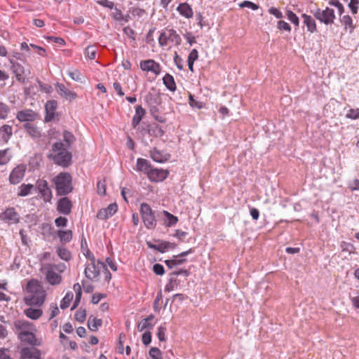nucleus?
<instances>
[{
    "label": "nucleus",
    "instance_id": "nucleus-1",
    "mask_svg": "<svg viewBox=\"0 0 359 359\" xmlns=\"http://www.w3.org/2000/svg\"><path fill=\"white\" fill-rule=\"evenodd\" d=\"M13 330L18 339L33 346H39L42 341L36 336L37 328L36 325L27 320L18 319L13 323Z\"/></svg>",
    "mask_w": 359,
    "mask_h": 359
},
{
    "label": "nucleus",
    "instance_id": "nucleus-2",
    "mask_svg": "<svg viewBox=\"0 0 359 359\" xmlns=\"http://www.w3.org/2000/svg\"><path fill=\"white\" fill-rule=\"evenodd\" d=\"M27 295L24 302L28 306H41L46 299V292L37 280H29L26 287Z\"/></svg>",
    "mask_w": 359,
    "mask_h": 359
},
{
    "label": "nucleus",
    "instance_id": "nucleus-3",
    "mask_svg": "<svg viewBox=\"0 0 359 359\" xmlns=\"http://www.w3.org/2000/svg\"><path fill=\"white\" fill-rule=\"evenodd\" d=\"M69 149L61 142H55L50 151L48 158L52 159L55 164L66 168L70 165L72 157Z\"/></svg>",
    "mask_w": 359,
    "mask_h": 359
},
{
    "label": "nucleus",
    "instance_id": "nucleus-4",
    "mask_svg": "<svg viewBox=\"0 0 359 359\" xmlns=\"http://www.w3.org/2000/svg\"><path fill=\"white\" fill-rule=\"evenodd\" d=\"M55 185L57 194L65 196L72 192L73 187L72 184V176L68 172H60L53 180Z\"/></svg>",
    "mask_w": 359,
    "mask_h": 359
},
{
    "label": "nucleus",
    "instance_id": "nucleus-5",
    "mask_svg": "<svg viewBox=\"0 0 359 359\" xmlns=\"http://www.w3.org/2000/svg\"><path fill=\"white\" fill-rule=\"evenodd\" d=\"M102 269H106L105 264L99 260L97 261L95 257L92 256L91 262L86 266L85 276L90 280H97Z\"/></svg>",
    "mask_w": 359,
    "mask_h": 359
},
{
    "label": "nucleus",
    "instance_id": "nucleus-6",
    "mask_svg": "<svg viewBox=\"0 0 359 359\" xmlns=\"http://www.w3.org/2000/svg\"><path fill=\"white\" fill-rule=\"evenodd\" d=\"M140 211L146 228L148 229H154L156 226L157 222L154 212L152 210L150 205L146 203H142L140 205Z\"/></svg>",
    "mask_w": 359,
    "mask_h": 359
},
{
    "label": "nucleus",
    "instance_id": "nucleus-7",
    "mask_svg": "<svg viewBox=\"0 0 359 359\" xmlns=\"http://www.w3.org/2000/svg\"><path fill=\"white\" fill-rule=\"evenodd\" d=\"M313 15L316 19L326 25L333 24L336 19L334 9L329 7H326L324 10L317 8Z\"/></svg>",
    "mask_w": 359,
    "mask_h": 359
},
{
    "label": "nucleus",
    "instance_id": "nucleus-8",
    "mask_svg": "<svg viewBox=\"0 0 359 359\" xmlns=\"http://www.w3.org/2000/svg\"><path fill=\"white\" fill-rule=\"evenodd\" d=\"M181 37L173 29H169L162 32L158 37L159 45L166 46L170 42L179 45L181 43Z\"/></svg>",
    "mask_w": 359,
    "mask_h": 359
},
{
    "label": "nucleus",
    "instance_id": "nucleus-9",
    "mask_svg": "<svg viewBox=\"0 0 359 359\" xmlns=\"http://www.w3.org/2000/svg\"><path fill=\"white\" fill-rule=\"evenodd\" d=\"M46 275V279L52 285H59L62 281V276L57 273L55 265L48 264L43 268Z\"/></svg>",
    "mask_w": 359,
    "mask_h": 359
},
{
    "label": "nucleus",
    "instance_id": "nucleus-10",
    "mask_svg": "<svg viewBox=\"0 0 359 359\" xmlns=\"http://www.w3.org/2000/svg\"><path fill=\"white\" fill-rule=\"evenodd\" d=\"M140 68L143 72H150L155 76H158L162 69L160 64L152 59L141 60L140 62Z\"/></svg>",
    "mask_w": 359,
    "mask_h": 359
},
{
    "label": "nucleus",
    "instance_id": "nucleus-11",
    "mask_svg": "<svg viewBox=\"0 0 359 359\" xmlns=\"http://www.w3.org/2000/svg\"><path fill=\"white\" fill-rule=\"evenodd\" d=\"M20 218L14 208H8L0 214V220L9 225L18 224Z\"/></svg>",
    "mask_w": 359,
    "mask_h": 359
},
{
    "label": "nucleus",
    "instance_id": "nucleus-12",
    "mask_svg": "<svg viewBox=\"0 0 359 359\" xmlns=\"http://www.w3.org/2000/svg\"><path fill=\"white\" fill-rule=\"evenodd\" d=\"M36 186L41 194V196L43 201L49 203L53 198L52 191L48 187V184L46 180L39 179L36 181Z\"/></svg>",
    "mask_w": 359,
    "mask_h": 359
},
{
    "label": "nucleus",
    "instance_id": "nucleus-13",
    "mask_svg": "<svg viewBox=\"0 0 359 359\" xmlns=\"http://www.w3.org/2000/svg\"><path fill=\"white\" fill-rule=\"evenodd\" d=\"M27 165L25 164L18 165L13 169L9 175V182L12 184H19L25 177Z\"/></svg>",
    "mask_w": 359,
    "mask_h": 359
},
{
    "label": "nucleus",
    "instance_id": "nucleus-14",
    "mask_svg": "<svg viewBox=\"0 0 359 359\" xmlns=\"http://www.w3.org/2000/svg\"><path fill=\"white\" fill-rule=\"evenodd\" d=\"M168 175L169 171L168 170L151 168V170L148 171L147 177L151 181L158 182L165 180Z\"/></svg>",
    "mask_w": 359,
    "mask_h": 359
},
{
    "label": "nucleus",
    "instance_id": "nucleus-15",
    "mask_svg": "<svg viewBox=\"0 0 359 359\" xmlns=\"http://www.w3.org/2000/svg\"><path fill=\"white\" fill-rule=\"evenodd\" d=\"M149 156L154 161L159 163H165L170 158V154L169 153L159 150L156 147L150 150Z\"/></svg>",
    "mask_w": 359,
    "mask_h": 359
},
{
    "label": "nucleus",
    "instance_id": "nucleus-16",
    "mask_svg": "<svg viewBox=\"0 0 359 359\" xmlns=\"http://www.w3.org/2000/svg\"><path fill=\"white\" fill-rule=\"evenodd\" d=\"M10 63L11 64V69L15 76L16 79L20 83H24L25 81L24 67L19 62H13L12 60H10Z\"/></svg>",
    "mask_w": 359,
    "mask_h": 359
},
{
    "label": "nucleus",
    "instance_id": "nucleus-17",
    "mask_svg": "<svg viewBox=\"0 0 359 359\" xmlns=\"http://www.w3.org/2000/svg\"><path fill=\"white\" fill-rule=\"evenodd\" d=\"M37 114L32 109H23L18 111L16 118L20 122L31 123L36 118Z\"/></svg>",
    "mask_w": 359,
    "mask_h": 359
},
{
    "label": "nucleus",
    "instance_id": "nucleus-18",
    "mask_svg": "<svg viewBox=\"0 0 359 359\" xmlns=\"http://www.w3.org/2000/svg\"><path fill=\"white\" fill-rule=\"evenodd\" d=\"M41 351L35 348L25 347L20 351V359H41Z\"/></svg>",
    "mask_w": 359,
    "mask_h": 359
},
{
    "label": "nucleus",
    "instance_id": "nucleus-19",
    "mask_svg": "<svg viewBox=\"0 0 359 359\" xmlns=\"http://www.w3.org/2000/svg\"><path fill=\"white\" fill-rule=\"evenodd\" d=\"M72 203L67 197L60 198L57 205V210L63 215H69L72 212Z\"/></svg>",
    "mask_w": 359,
    "mask_h": 359
},
{
    "label": "nucleus",
    "instance_id": "nucleus-20",
    "mask_svg": "<svg viewBox=\"0 0 359 359\" xmlns=\"http://www.w3.org/2000/svg\"><path fill=\"white\" fill-rule=\"evenodd\" d=\"M55 88L58 94L69 101H72L77 97V94L68 89L64 84L57 83Z\"/></svg>",
    "mask_w": 359,
    "mask_h": 359
},
{
    "label": "nucleus",
    "instance_id": "nucleus-21",
    "mask_svg": "<svg viewBox=\"0 0 359 359\" xmlns=\"http://www.w3.org/2000/svg\"><path fill=\"white\" fill-rule=\"evenodd\" d=\"M339 21L343 26L345 32L352 34L354 32L355 29V25L353 23V20L349 15H344L341 16Z\"/></svg>",
    "mask_w": 359,
    "mask_h": 359
},
{
    "label": "nucleus",
    "instance_id": "nucleus-22",
    "mask_svg": "<svg viewBox=\"0 0 359 359\" xmlns=\"http://www.w3.org/2000/svg\"><path fill=\"white\" fill-rule=\"evenodd\" d=\"M57 103L55 100H49L46 104V115L45 116V121L49 122L53 119L55 116V111L57 109Z\"/></svg>",
    "mask_w": 359,
    "mask_h": 359
},
{
    "label": "nucleus",
    "instance_id": "nucleus-23",
    "mask_svg": "<svg viewBox=\"0 0 359 359\" xmlns=\"http://www.w3.org/2000/svg\"><path fill=\"white\" fill-rule=\"evenodd\" d=\"M177 11L179 12V13L187 18L190 19L193 18L194 15V11L191 8V6L187 3H181L178 5L177 7Z\"/></svg>",
    "mask_w": 359,
    "mask_h": 359
},
{
    "label": "nucleus",
    "instance_id": "nucleus-24",
    "mask_svg": "<svg viewBox=\"0 0 359 359\" xmlns=\"http://www.w3.org/2000/svg\"><path fill=\"white\" fill-rule=\"evenodd\" d=\"M304 24L306 26L308 32L314 33L317 31L315 20L309 15L304 13L302 15Z\"/></svg>",
    "mask_w": 359,
    "mask_h": 359
},
{
    "label": "nucleus",
    "instance_id": "nucleus-25",
    "mask_svg": "<svg viewBox=\"0 0 359 359\" xmlns=\"http://www.w3.org/2000/svg\"><path fill=\"white\" fill-rule=\"evenodd\" d=\"M13 135L11 126L4 124L0 128V138L4 143H7Z\"/></svg>",
    "mask_w": 359,
    "mask_h": 359
},
{
    "label": "nucleus",
    "instance_id": "nucleus-26",
    "mask_svg": "<svg viewBox=\"0 0 359 359\" xmlns=\"http://www.w3.org/2000/svg\"><path fill=\"white\" fill-rule=\"evenodd\" d=\"M26 132L33 138H39L41 135L39 128L32 123H27L24 125Z\"/></svg>",
    "mask_w": 359,
    "mask_h": 359
},
{
    "label": "nucleus",
    "instance_id": "nucleus-27",
    "mask_svg": "<svg viewBox=\"0 0 359 359\" xmlns=\"http://www.w3.org/2000/svg\"><path fill=\"white\" fill-rule=\"evenodd\" d=\"M151 168L150 162L144 158H139L137 160L136 170L148 175V171Z\"/></svg>",
    "mask_w": 359,
    "mask_h": 359
},
{
    "label": "nucleus",
    "instance_id": "nucleus-28",
    "mask_svg": "<svg viewBox=\"0 0 359 359\" xmlns=\"http://www.w3.org/2000/svg\"><path fill=\"white\" fill-rule=\"evenodd\" d=\"M25 315L32 319V320H38L43 315V311L41 309H34V308H28L24 310Z\"/></svg>",
    "mask_w": 359,
    "mask_h": 359
},
{
    "label": "nucleus",
    "instance_id": "nucleus-29",
    "mask_svg": "<svg viewBox=\"0 0 359 359\" xmlns=\"http://www.w3.org/2000/svg\"><path fill=\"white\" fill-rule=\"evenodd\" d=\"M145 115V110L140 105H137L135 107V114L133 118L132 124L135 128L142 121V118Z\"/></svg>",
    "mask_w": 359,
    "mask_h": 359
},
{
    "label": "nucleus",
    "instance_id": "nucleus-30",
    "mask_svg": "<svg viewBox=\"0 0 359 359\" xmlns=\"http://www.w3.org/2000/svg\"><path fill=\"white\" fill-rule=\"evenodd\" d=\"M163 83L165 86V87L170 91L175 92L177 89V86L174 79V77L167 73L163 77Z\"/></svg>",
    "mask_w": 359,
    "mask_h": 359
},
{
    "label": "nucleus",
    "instance_id": "nucleus-31",
    "mask_svg": "<svg viewBox=\"0 0 359 359\" xmlns=\"http://www.w3.org/2000/svg\"><path fill=\"white\" fill-rule=\"evenodd\" d=\"M73 289L76 293V298H75L74 304H73L72 307L71 308V310L75 309L79 306L81 299V296H82V289H81V286L79 283H75L73 285Z\"/></svg>",
    "mask_w": 359,
    "mask_h": 359
},
{
    "label": "nucleus",
    "instance_id": "nucleus-32",
    "mask_svg": "<svg viewBox=\"0 0 359 359\" xmlns=\"http://www.w3.org/2000/svg\"><path fill=\"white\" fill-rule=\"evenodd\" d=\"M102 324L101 319L96 318L92 316L89 317L88 320V327L91 331H97L98 327Z\"/></svg>",
    "mask_w": 359,
    "mask_h": 359
},
{
    "label": "nucleus",
    "instance_id": "nucleus-33",
    "mask_svg": "<svg viewBox=\"0 0 359 359\" xmlns=\"http://www.w3.org/2000/svg\"><path fill=\"white\" fill-rule=\"evenodd\" d=\"M57 236L61 242L68 243L72 238V231L71 230H59Z\"/></svg>",
    "mask_w": 359,
    "mask_h": 359
},
{
    "label": "nucleus",
    "instance_id": "nucleus-34",
    "mask_svg": "<svg viewBox=\"0 0 359 359\" xmlns=\"http://www.w3.org/2000/svg\"><path fill=\"white\" fill-rule=\"evenodd\" d=\"M74 294L72 292H67L65 296L62 298L60 302V308L62 309H65L68 308L70 305V303L73 300Z\"/></svg>",
    "mask_w": 359,
    "mask_h": 359
},
{
    "label": "nucleus",
    "instance_id": "nucleus-35",
    "mask_svg": "<svg viewBox=\"0 0 359 359\" xmlns=\"http://www.w3.org/2000/svg\"><path fill=\"white\" fill-rule=\"evenodd\" d=\"M10 149H6L4 150H0V165H6L7 164L11 158V156L10 154Z\"/></svg>",
    "mask_w": 359,
    "mask_h": 359
},
{
    "label": "nucleus",
    "instance_id": "nucleus-36",
    "mask_svg": "<svg viewBox=\"0 0 359 359\" xmlns=\"http://www.w3.org/2000/svg\"><path fill=\"white\" fill-rule=\"evenodd\" d=\"M193 252L192 249H189L187 251L182 252L180 254L177 255L173 256L174 262H175L176 266L180 265L184 263L187 260L186 259H182V257L188 255L189 254H191Z\"/></svg>",
    "mask_w": 359,
    "mask_h": 359
},
{
    "label": "nucleus",
    "instance_id": "nucleus-37",
    "mask_svg": "<svg viewBox=\"0 0 359 359\" xmlns=\"http://www.w3.org/2000/svg\"><path fill=\"white\" fill-rule=\"evenodd\" d=\"M19 189L20 192L18 193V196H26L31 193L32 190L34 189V185L31 184H22Z\"/></svg>",
    "mask_w": 359,
    "mask_h": 359
},
{
    "label": "nucleus",
    "instance_id": "nucleus-38",
    "mask_svg": "<svg viewBox=\"0 0 359 359\" xmlns=\"http://www.w3.org/2000/svg\"><path fill=\"white\" fill-rule=\"evenodd\" d=\"M74 135L68 131H65L63 133V145L67 147H70L71 144L74 142Z\"/></svg>",
    "mask_w": 359,
    "mask_h": 359
},
{
    "label": "nucleus",
    "instance_id": "nucleus-39",
    "mask_svg": "<svg viewBox=\"0 0 359 359\" xmlns=\"http://www.w3.org/2000/svg\"><path fill=\"white\" fill-rule=\"evenodd\" d=\"M189 104L192 108L201 109L204 107L205 104L202 102H198L194 99L192 94L189 95Z\"/></svg>",
    "mask_w": 359,
    "mask_h": 359
},
{
    "label": "nucleus",
    "instance_id": "nucleus-40",
    "mask_svg": "<svg viewBox=\"0 0 359 359\" xmlns=\"http://www.w3.org/2000/svg\"><path fill=\"white\" fill-rule=\"evenodd\" d=\"M57 252L58 256L65 261H69L72 258L70 252L66 248H58Z\"/></svg>",
    "mask_w": 359,
    "mask_h": 359
},
{
    "label": "nucleus",
    "instance_id": "nucleus-41",
    "mask_svg": "<svg viewBox=\"0 0 359 359\" xmlns=\"http://www.w3.org/2000/svg\"><path fill=\"white\" fill-rule=\"evenodd\" d=\"M10 112V107L6 103L0 102V119H6Z\"/></svg>",
    "mask_w": 359,
    "mask_h": 359
},
{
    "label": "nucleus",
    "instance_id": "nucleus-42",
    "mask_svg": "<svg viewBox=\"0 0 359 359\" xmlns=\"http://www.w3.org/2000/svg\"><path fill=\"white\" fill-rule=\"evenodd\" d=\"M346 117L349 119L356 120L359 118V108L349 109L346 114Z\"/></svg>",
    "mask_w": 359,
    "mask_h": 359
},
{
    "label": "nucleus",
    "instance_id": "nucleus-43",
    "mask_svg": "<svg viewBox=\"0 0 359 359\" xmlns=\"http://www.w3.org/2000/svg\"><path fill=\"white\" fill-rule=\"evenodd\" d=\"M67 74L70 76V78L74 81H81L82 80V78H83L82 74L76 69H71V70L68 71Z\"/></svg>",
    "mask_w": 359,
    "mask_h": 359
},
{
    "label": "nucleus",
    "instance_id": "nucleus-44",
    "mask_svg": "<svg viewBox=\"0 0 359 359\" xmlns=\"http://www.w3.org/2000/svg\"><path fill=\"white\" fill-rule=\"evenodd\" d=\"M163 215L168 219V223L167 224V226H174L175 224H176L177 223L178 219L176 216H174L173 215H172L171 213H170L169 212H168L166 210L163 211Z\"/></svg>",
    "mask_w": 359,
    "mask_h": 359
},
{
    "label": "nucleus",
    "instance_id": "nucleus-45",
    "mask_svg": "<svg viewBox=\"0 0 359 359\" xmlns=\"http://www.w3.org/2000/svg\"><path fill=\"white\" fill-rule=\"evenodd\" d=\"M97 50L94 46H88L85 50V54L90 60H94L96 56Z\"/></svg>",
    "mask_w": 359,
    "mask_h": 359
},
{
    "label": "nucleus",
    "instance_id": "nucleus-46",
    "mask_svg": "<svg viewBox=\"0 0 359 359\" xmlns=\"http://www.w3.org/2000/svg\"><path fill=\"white\" fill-rule=\"evenodd\" d=\"M287 18L294 25L299 26V20L297 15L292 11H287L286 12Z\"/></svg>",
    "mask_w": 359,
    "mask_h": 359
},
{
    "label": "nucleus",
    "instance_id": "nucleus-47",
    "mask_svg": "<svg viewBox=\"0 0 359 359\" xmlns=\"http://www.w3.org/2000/svg\"><path fill=\"white\" fill-rule=\"evenodd\" d=\"M154 326L153 324L151 323L149 320H147V318H144L141 320L137 326V329L140 332H142L147 328H152Z\"/></svg>",
    "mask_w": 359,
    "mask_h": 359
},
{
    "label": "nucleus",
    "instance_id": "nucleus-48",
    "mask_svg": "<svg viewBox=\"0 0 359 359\" xmlns=\"http://www.w3.org/2000/svg\"><path fill=\"white\" fill-rule=\"evenodd\" d=\"M75 320L83 323L86 318V311L85 309H79L74 314Z\"/></svg>",
    "mask_w": 359,
    "mask_h": 359
},
{
    "label": "nucleus",
    "instance_id": "nucleus-49",
    "mask_svg": "<svg viewBox=\"0 0 359 359\" xmlns=\"http://www.w3.org/2000/svg\"><path fill=\"white\" fill-rule=\"evenodd\" d=\"M149 356L153 359H162V353L159 348L152 347L149 352Z\"/></svg>",
    "mask_w": 359,
    "mask_h": 359
},
{
    "label": "nucleus",
    "instance_id": "nucleus-50",
    "mask_svg": "<svg viewBox=\"0 0 359 359\" xmlns=\"http://www.w3.org/2000/svg\"><path fill=\"white\" fill-rule=\"evenodd\" d=\"M152 248L161 252H165L170 248V242H162L158 245H153Z\"/></svg>",
    "mask_w": 359,
    "mask_h": 359
},
{
    "label": "nucleus",
    "instance_id": "nucleus-51",
    "mask_svg": "<svg viewBox=\"0 0 359 359\" xmlns=\"http://www.w3.org/2000/svg\"><path fill=\"white\" fill-rule=\"evenodd\" d=\"M97 193L101 196L106 194V182L104 180H102L97 182Z\"/></svg>",
    "mask_w": 359,
    "mask_h": 359
},
{
    "label": "nucleus",
    "instance_id": "nucleus-52",
    "mask_svg": "<svg viewBox=\"0 0 359 359\" xmlns=\"http://www.w3.org/2000/svg\"><path fill=\"white\" fill-rule=\"evenodd\" d=\"M166 327L163 325H161L158 327L157 337L159 341H165V339Z\"/></svg>",
    "mask_w": 359,
    "mask_h": 359
},
{
    "label": "nucleus",
    "instance_id": "nucleus-53",
    "mask_svg": "<svg viewBox=\"0 0 359 359\" xmlns=\"http://www.w3.org/2000/svg\"><path fill=\"white\" fill-rule=\"evenodd\" d=\"M239 6L241 8H245V7H247V8H249L252 10H257L259 8V6L252 1H244L243 2H241L240 4H239Z\"/></svg>",
    "mask_w": 359,
    "mask_h": 359
},
{
    "label": "nucleus",
    "instance_id": "nucleus-54",
    "mask_svg": "<svg viewBox=\"0 0 359 359\" xmlns=\"http://www.w3.org/2000/svg\"><path fill=\"white\" fill-rule=\"evenodd\" d=\"M359 6V0H350L348 7L351 9L352 13L355 15L358 13Z\"/></svg>",
    "mask_w": 359,
    "mask_h": 359
},
{
    "label": "nucleus",
    "instance_id": "nucleus-55",
    "mask_svg": "<svg viewBox=\"0 0 359 359\" xmlns=\"http://www.w3.org/2000/svg\"><path fill=\"white\" fill-rule=\"evenodd\" d=\"M277 27L280 30H284L290 32L291 31L290 25L285 21L280 20L277 23Z\"/></svg>",
    "mask_w": 359,
    "mask_h": 359
},
{
    "label": "nucleus",
    "instance_id": "nucleus-56",
    "mask_svg": "<svg viewBox=\"0 0 359 359\" xmlns=\"http://www.w3.org/2000/svg\"><path fill=\"white\" fill-rule=\"evenodd\" d=\"M67 219L65 217H58L55 219V224L57 227H65L67 224Z\"/></svg>",
    "mask_w": 359,
    "mask_h": 359
},
{
    "label": "nucleus",
    "instance_id": "nucleus-57",
    "mask_svg": "<svg viewBox=\"0 0 359 359\" xmlns=\"http://www.w3.org/2000/svg\"><path fill=\"white\" fill-rule=\"evenodd\" d=\"M152 126V132L155 136L161 137L163 135L164 131L161 126L157 124H153Z\"/></svg>",
    "mask_w": 359,
    "mask_h": 359
},
{
    "label": "nucleus",
    "instance_id": "nucleus-58",
    "mask_svg": "<svg viewBox=\"0 0 359 359\" xmlns=\"http://www.w3.org/2000/svg\"><path fill=\"white\" fill-rule=\"evenodd\" d=\"M142 343L144 345H146V346L149 345L151 343V332H149V331L145 332L142 334Z\"/></svg>",
    "mask_w": 359,
    "mask_h": 359
},
{
    "label": "nucleus",
    "instance_id": "nucleus-59",
    "mask_svg": "<svg viewBox=\"0 0 359 359\" xmlns=\"http://www.w3.org/2000/svg\"><path fill=\"white\" fill-rule=\"evenodd\" d=\"M153 271L156 275H159V276H162L165 273L164 268H163V265H161L160 264H155L153 266Z\"/></svg>",
    "mask_w": 359,
    "mask_h": 359
},
{
    "label": "nucleus",
    "instance_id": "nucleus-60",
    "mask_svg": "<svg viewBox=\"0 0 359 359\" xmlns=\"http://www.w3.org/2000/svg\"><path fill=\"white\" fill-rule=\"evenodd\" d=\"M269 13L278 19H281L283 17L282 12L275 7H271L269 9Z\"/></svg>",
    "mask_w": 359,
    "mask_h": 359
},
{
    "label": "nucleus",
    "instance_id": "nucleus-61",
    "mask_svg": "<svg viewBox=\"0 0 359 359\" xmlns=\"http://www.w3.org/2000/svg\"><path fill=\"white\" fill-rule=\"evenodd\" d=\"M198 58V53L196 49H193L188 56L187 62H194Z\"/></svg>",
    "mask_w": 359,
    "mask_h": 359
},
{
    "label": "nucleus",
    "instance_id": "nucleus-62",
    "mask_svg": "<svg viewBox=\"0 0 359 359\" xmlns=\"http://www.w3.org/2000/svg\"><path fill=\"white\" fill-rule=\"evenodd\" d=\"M105 210H107L109 215L111 217L118 210V206L116 203H111L108 205L107 208H105Z\"/></svg>",
    "mask_w": 359,
    "mask_h": 359
},
{
    "label": "nucleus",
    "instance_id": "nucleus-63",
    "mask_svg": "<svg viewBox=\"0 0 359 359\" xmlns=\"http://www.w3.org/2000/svg\"><path fill=\"white\" fill-rule=\"evenodd\" d=\"M97 3L104 7L108 8L109 9H112L114 6V4L112 1L109 0H99Z\"/></svg>",
    "mask_w": 359,
    "mask_h": 359
},
{
    "label": "nucleus",
    "instance_id": "nucleus-64",
    "mask_svg": "<svg viewBox=\"0 0 359 359\" xmlns=\"http://www.w3.org/2000/svg\"><path fill=\"white\" fill-rule=\"evenodd\" d=\"M106 296L104 294L95 293L92 297L91 302L94 304H97L102 298H104Z\"/></svg>",
    "mask_w": 359,
    "mask_h": 359
}]
</instances>
